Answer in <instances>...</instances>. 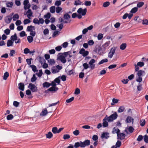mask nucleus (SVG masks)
Here are the masks:
<instances>
[{"label": "nucleus", "mask_w": 148, "mask_h": 148, "mask_svg": "<svg viewBox=\"0 0 148 148\" xmlns=\"http://www.w3.org/2000/svg\"><path fill=\"white\" fill-rule=\"evenodd\" d=\"M96 60L93 59H91L89 62L88 64L87 63L83 64L82 65L84 69H87L88 68L91 70H93L95 68V64Z\"/></svg>", "instance_id": "obj_1"}, {"label": "nucleus", "mask_w": 148, "mask_h": 148, "mask_svg": "<svg viewBox=\"0 0 148 148\" xmlns=\"http://www.w3.org/2000/svg\"><path fill=\"white\" fill-rule=\"evenodd\" d=\"M70 54L71 52L70 51H68L63 53H60L58 58L62 62L65 63L66 61L65 59L66 57L68 56L69 58H71L72 57V56Z\"/></svg>", "instance_id": "obj_2"}, {"label": "nucleus", "mask_w": 148, "mask_h": 148, "mask_svg": "<svg viewBox=\"0 0 148 148\" xmlns=\"http://www.w3.org/2000/svg\"><path fill=\"white\" fill-rule=\"evenodd\" d=\"M137 72L136 76V81L140 83L142 81V77L145 75V72L144 71L142 70H139Z\"/></svg>", "instance_id": "obj_3"}, {"label": "nucleus", "mask_w": 148, "mask_h": 148, "mask_svg": "<svg viewBox=\"0 0 148 148\" xmlns=\"http://www.w3.org/2000/svg\"><path fill=\"white\" fill-rule=\"evenodd\" d=\"M118 115L116 112H114V113L110 116L108 117L107 116V118H106V120H108V122H112L114 120L116 119Z\"/></svg>", "instance_id": "obj_4"}, {"label": "nucleus", "mask_w": 148, "mask_h": 148, "mask_svg": "<svg viewBox=\"0 0 148 148\" xmlns=\"http://www.w3.org/2000/svg\"><path fill=\"white\" fill-rule=\"evenodd\" d=\"M94 51L95 52L99 55L102 54L104 52L102 46L101 47L100 45H97L95 47Z\"/></svg>", "instance_id": "obj_5"}, {"label": "nucleus", "mask_w": 148, "mask_h": 148, "mask_svg": "<svg viewBox=\"0 0 148 148\" xmlns=\"http://www.w3.org/2000/svg\"><path fill=\"white\" fill-rule=\"evenodd\" d=\"M62 68V66L58 65L53 66L51 69V71L53 73L55 74L59 72Z\"/></svg>", "instance_id": "obj_6"}, {"label": "nucleus", "mask_w": 148, "mask_h": 148, "mask_svg": "<svg viewBox=\"0 0 148 148\" xmlns=\"http://www.w3.org/2000/svg\"><path fill=\"white\" fill-rule=\"evenodd\" d=\"M116 49V47H114L110 49L108 54V57L110 59L112 58L114 54L115 53V51Z\"/></svg>", "instance_id": "obj_7"}, {"label": "nucleus", "mask_w": 148, "mask_h": 148, "mask_svg": "<svg viewBox=\"0 0 148 148\" xmlns=\"http://www.w3.org/2000/svg\"><path fill=\"white\" fill-rule=\"evenodd\" d=\"M144 65V62H139L137 64H135L134 66L135 67V72L138 71L139 69V67H142Z\"/></svg>", "instance_id": "obj_8"}, {"label": "nucleus", "mask_w": 148, "mask_h": 148, "mask_svg": "<svg viewBox=\"0 0 148 148\" xmlns=\"http://www.w3.org/2000/svg\"><path fill=\"white\" fill-rule=\"evenodd\" d=\"M28 87L33 92H36L37 91V87L34 84H33L32 83L29 84L28 86Z\"/></svg>", "instance_id": "obj_9"}, {"label": "nucleus", "mask_w": 148, "mask_h": 148, "mask_svg": "<svg viewBox=\"0 0 148 148\" xmlns=\"http://www.w3.org/2000/svg\"><path fill=\"white\" fill-rule=\"evenodd\" d=\"M87 12L86 8L82 9L81 8H80L78 9L77 11V13L79 14H81L82 15H85Z\"/></svg>", "instance_id": "obj_10"}, {"label": "nucleus", "mask_w": 148, "mask_h": 148, "mask_svg": "<svg viewBox=\"0 0 148 148\" xmlns=\"http://www.w3.org/2000/svg\"><path fill=\"white\" fill-rule=\"evenodd\" d=\"M79 53L83 56L85 57L88 55L89 52L88 51H86L84 48H82L80 50Z\"/></svg>", "instance_id": "obj_11"}, {"label": "nucleus", "mask_w": 148, "mask_h": 148, "mask_svg": "<svg viewBox=\"0 0 148 148\" xmlns=\"http://www.w3.org/2000/svg\"><path fill=\"white\" fill-rule=\"evenodd\" d=\"M90 140H86L83 142H81V147H84L86 146L90 145Z\"/></svg>", "instance_id": "obj_12"}, {"label": "nucleus", "mask_w": 148, "mask_h": 148, "mask_svg": "<svg viewBox=\"0 0 148 148\" xmlns=\"http://www.w3.org/2000/svg\"><path fill=\"white\" fill-rule=\"evenodd\" d=\"M110 41H108L106 42L102 45V47L104 51L106 49L109 48L108 46L110 45Z\"/></svg>", "instance_id": "obj_13"}, {"label": "nucleus", "mask_w": 148, "mask_h": 148, "mask_svg": "<svg viewBox=\"0 0 148 148\" xmlns=\"http://www.w3.org/2000/svg\"><path fill=\"white\" fill-rule=\"evenodd\" d=\"M26 14L27 15L28 19H31V17L32 16L33 13L30 9H29L26 12Z\"/></svg>", "instance_id": "obj_14"}, {"label": "nucleus", "mask_w": 148, "mask_h": 148, "mask_svg": "<svg viewBox=\"0 0 148 148\" xmlns=\"http://www.w3.org/2000/svg\"><path fill=\"white\" fill-rule=\"evenodd\" d=\"M126 122L127 123H132V124H133L134 123V119L131 117L128 116L126 119Z\"/></svg>", "instance_id": "obj_15"}, {"label": "nucleus", "mask_w": 148, "mask_h": 148, "mask_svg": "<svg viewBox=\"0 0 148 148\" xmlns=\"http://www.w3.org/2000/svg\"><path fill=\"white\" fill-rule=\"evenodd\" d=\"M117 136L118 137L117 138L121 140L123 139L125 136V134L123 133H121L120 132L118 134Z\"/></svg>", "instance_id": "obj_16"}, {"label": "nucleus", "mask_w": 148, "mask_h": 148, "mask_svg": "<svg viewBox=\"0 0 148 148\" xmlns=\"http://www.w3.org/2000/svg\"><path fill=\"white\" fill-rule=\"evenodd\" d=\"M35 27L32 25L28 26L27 28V30L28 32H32L35 31Z\"/></svg>", "instance_id": "obj_17"}, {"label": "nucleus", "mask_w": 148, "mask_h": 148, "mask_svg": "<svg viewBox=\"0 0 148 148\" xmlns=\"http://www.w3.org/2000/svg\"><path fill=\"white\" fill-rule=\"evenodd\" d=\"M106 118H107V116L105 117L103 120V126L104 127H107L108 125V122L107 121H108V120L105 119Z\"/></svg>", "instance_id": "obj_18"}, {"label": "nucleus", "mask_w": 148, "mask_h": 148, "mask_svg": "<svg viewBox=\"0 0 148 148\" xmlns=\"http://www.w3.org/2000/svg\"><path fill=\"white\" fill-rule=\"evenodd\" d=\"M14 44V42L11 40H8L7 41V46L8 47L12 46Z\"/></svg>", "instance_id": "obj_19"}, {"label": "nucleus", "mask_w": 148, "mask_h": 148, "mask_svg": "<svg viewBox=\"0 0 148 148\" xmlns=\"http://www.w3.org/2000/svg\"><path fill=\"white\" fill-rule=\"evenodd\" d=\"M18 88L22 91L24 89V85L23 83H20L18 84Z\"/></svg>", "instance_id": "obj_20"}, {"label": "nucleus", "mask_w": 148, "mask_h": 148, "mask_svg": "<svg viewBox=\"0 0 148 148\" xmlns=\"http://www.w3.org/2000/svg\"><path fill=\"white\" fill-rule=\"evenodd\" d=\"M58 89V88L56 86H52L49 88L48 90L50 91H56Z\"/></svg>", "instance_id": "obj_21"}, {"label": "nucleus", "mask_w": 148, "mask_h": 148, "mask_svg": "<svg viewBox=\"0 0 148 148\" xmlns=\"http://www.w3.org/2000/svg\"><path fill=\"white\" fill-rule=\"evenodd\" d=\"M19 18V16L17 14H14L12 18L13 21H17V20Z\"/></svg>", "instance_id": "obj_22"}, {"label": "nucleus", "mask_w": 148, "mask_h": 148, "mask_svg": "<svg viewBox=\"0 0 148 148\" xmlns=\"http://www.w3.org/2000/svg\"><path fill=\"white\" fill-rule=\"evenodd\" d=\"M120 131L119 129L114 127L113 129L112 133L113 134L116 133L117 134Z\"/></svg>", "instance_id": "obj_23"}, {"label": "nucleus", "mask_w": 148, "mask_h": 148, "mask_svg": "<svg viewBox=\"0 0 148 148\" xmlns=\"http://www.w3.org/2000/svg\"><path fill=\"white\" fill-rule=\"evenodd\" d=\"M109 133H103L102 134L101 137L102 138H107L108 137Z\"/></svg>", "instance_id": "obj_24"}, {"label": "nucleus", "mask_w": 148, "mask_h": 148, "mask_svg": "<svg viewBox=\"0 0 148 148\" xmlns=\"http://www.w3.org/2000/svg\"><path fill=\"white\" fill-rule=\"evenodd\" d=\"M51 85L50 83L45 82H44L42 84V86L44 87L48 88Z\"/></svg>", "instance_id": "obj_25"}, {"label": "nucleus", "mask_w": 148, "mask_h": 148, "mask_svg": "<svg viewBox=\"0 0 148 148\" xmlns=\"http://www.w3.org/2000/svg\"><path fill=\"white\" fill-rule=\"evenodd\" d=\"M17 38L18 37L16 34H15L13 35H12L10 37V40L14 42V41L16 40Z\"/></svg>", "instance_id": "obj_26"}, {"label": "nucleus", "mask_w": 148, "mask_h": 148, "mask_svg": "<svg viewBox=\"0 0 148 148\" xmlns=\"http://www.w3.org/2000/svg\"><path fill=\"white\" fill-rule=\"evenodd\" d=\"M38 60L39 62L41 64H42L45 61L44 58L40 56H38Z\"/></svg>", "instance_id": "obj_27"}, {"label": "nucleus", "mask_w": 148, "mask_h": 148, "mask_svg": "<svg viewBox=\"0 0 148 148\" xmlns=\"http://www.w3.org/2000/svg\"><path fill=\"white\" fill-rule=\"evenodd\" d=\"M134 20L138 23H140L142 20L140 19L138 16H136L134 19Z\"/></svg>", "instance_id": "obj_28"}, {"label": "nucleus", "mask_w": 148, "mask_h": 148, "mask_svg": "<svg viewBox=\"0 0 148 148\" xmlns=\"http://www.w3.org/2000/svg\"><path fill=\"white\" fill-rule=\"evenodd\" d=\"M127 44L126 43H123L120 46V49L122 50H124L126 48Z\"/></svg>", "instance_id": "obj_29"}, {"label": "nucleus", "mask_w": 148, "mask_h": 148, "mask_svg": "<svg viewBox=\"0 0 148 148\" xmlns=\"http://www.w3.org/2000/svg\"><path fill=\"white\" fill-rule=\"evenodd\" d=\"M48 113L47 110L46 109H45L44 110H43L40 113V115L41 116H44L46 115Z\"/></svg>", "instance_id": "obj_30"}, {"label": "nucleus", "mask_w": 148, "mask_h": 148, "mask_svg": "<svg viewBox=\"0 0 148 148\" xmlns=\"http://www.w3.org/2000/svg\"><path fill=\"white\" fill-rule=\"evenodd\" d=\"M9 76V73L8 72H6L4 74L3 76V79L6 80Z\"/></svg>", "instance_id": "obj_31"}, {"label": "nucleus", "mask_w": 148, "mask_h": 148, "mask_svg": "<svg viewBox=\"0 0 148 148\" xmlns=\"http://www.w3.org/2000/svg\"><path fill=\"white\" fill-rule=\"evenodd\" d=\"M48 63L50 65L54 64L55 62V60L53 59H49L48 60Z\"/></svg>", "instance_id": "obj_32"}, {"label": "nucleus", "mask_w": 148, "mask_h": 148, "mask_svg": "<svg viewBox=\"0 0 148 148\" xmlns=\"http://www.w3.org/2000/svg\"><path fill=\"white\" fill-rule=\"evenodd\" d=\"M12 18L10 16H8L5 19V21L7 23H10L12 20Z\"/></svg>", "instance_id": "obj_33"}, {"label": "nucleus", "mask_w": 148, "mask_h": 148, "mask_svg": "<svg viewBox=\"0 0 148 148\" xmlns=\"http://www.w3.org/2000/svg\"><path fill=\"white\" fill-rule=\"evenodd\" d=\"M46 135L47 138H50L53 136V134L51 132H49L47 134H46Z\"/></svg>", "instance_id": "obj_34"}, {"label": "nucleus", "mask_w": 148, "mask_h": 148, "mask_svg": "<svg viewBox=\"0 0 148 148\" xmlns=\"http://www.w3.org/2000/svg\"><path fill=\"white\" fill-rule=\"evenodd\" d=\"M71 16L69 15L68 14L66 13L64 14V18L65 19L67 20H69V19L70 18Z\"/></svg>", "instance_id": "obj_35"}, {"label": "nucleus", "mask_w": 148, "mask_h": 148, "mask_svg": "<svg viewBox=\"0 0 148 148\" xmlns=\"http://www.w3.org/2000/svg\"><path fill=\"white\" fill-rule=\"evenodd\" d=\"M119 101V100L118 99H116L115 98H113L112 100V102L111 103V105H114V103H117Z\"/></svg>", "instance_id": "obj_36"}, {"label": "nucleus", "mask_w": 148, "mask_h": 148, "mask_svg": "<svg viewBox=\"0 0 148 148\" xmlns=\"http://www.w3.org/2000/svg\"><path fill=\"white\" fill-rule=\"evenodd\" d=\"M29 66L32 68V70L34 72H35L38 71V70H37L36 67L34 65H30Z\"/></svg>", "instance_id": "obj_37"}, {"label": "nucleus", "mask_w": 148, "mask_h": 148, "mask_svg": "<svg viewBox=\"0 0 148 148\" xmlns=\"http://www.w3.org/2000/svg\"><path fill=\"white\" fill-rule=\"evenodd\" d=\"M62 10V8L59 6L57 7L56 9V12L57 13H60Z\"/></svg>", "instance_id": "obj_38"}, {"label": "nucleus", "mask_w": 148, "mask_h": 148, "mask_svg": "<svg viewBox=\"0 0 148 148\" xmlns=\"http://www.w3.org/2000/svg\"><path fill=\"white\" fill-rule=\"evenodd\" d=\"M125 110V108L123 106H121L119 107L118 110V112L121 113L123 112Z\"/></svg>", "instance_id": "obj_39"}, {"label": "nucleus", "mask_w": 148, "mask_h": 148, "mask_svg": "<svg viewBox=\"0 0 148 148\" xmlns=\"http://www.w3.org/2000/svg\"><path fill=\"white\" fill-rule=\"evenodd\" d=\"M103 34L101 33H99L97 36V39L98 40H101L103 37Z\"/></svg>", "instance_id": "obj_40"}, {"label": "nucleus", "mask_w": 148, "mask_h": 148, "mask_svg": "<svg viewBox=\"0 0 148 148\" xmlns=\"http://www.w3.org/2000/svg\"><path fill=\"white\" fill-rule=\"evenodd\" d=\"M108 61V60L107 59H105L101 60L100 62L98 63V64L99 65L103 64L105 62H107Z\"/></svg>", "instance_id": "obj_41"}, {"label": "nucleus", "mask_w": 148, "mask_h": 148, "mask_svg": "<svg viewBox=\"0 0 148 148\" xmlns=\"http://www.w3.org/2000/svg\"><path fill=\"white\" fill-rule=\"evenodd\" d=\"M50 11L52 13H53L55 11V7L54 6H52L50 8Z\"/></svg>", "instance_id": "obj_42"}, {"label": "nucleus", "mask_w": 148, "mask_h": 148, "mask_svg": "<svg viewBox=\"0 0 148 148\" xmlns=\"http://www.w3.org/2000/svg\"><path fill=\"white\" fill-rule=\"evenodd\" d=\"M13 5V3L12 2H8L6 3V6L7 7L11 8Z\"/></svg>", "instance_id": "obj_43"}, {"label": "nucleus", "mask_w": 148, "mask_h": 148, "mask_svg": "<svg viewBox=\"0 0 148 148\" xmlns=\"http://www.w3.org/2000/svg\"><path fill=\"white\" fill-rule=\"evenodd\" d=\"M138 8L137 7H134L132 8L130 11V12L133 13H136L138 11Z\"/></svg>", "instance_id": "obj_44"}, {"label": "nucleus", "mask_w": 148, "mask_h": 148, "mask_svg": "<svg viewBox=\"0 0 148 148\" xmlns=\"http://www.w3.org/2000/svg\"><path fill=\"white\" fill-rule=\"evenodd\" d=\"M37 79V78L36 77L35 75L34 74L33 75V77L31 78V81L32 82H35Z\"/></svg>", "instance_id": "obj_45"}, {"label": "nucleus", "mask_w": 148, "mask_h": 148, "mask_svg": "<svg viewBox=\"0 0 148 148\" xmlns=\"http://www.w3.org/2000/svg\"><path fill=\"white\" fill-rule=\"evenodd\" d=\"M91 3L90 1H86L84 2V4L86 6H89L91 5Z\"/></svg>", "instance_id": "obj_46"}, {"label": "nucleus", "mask_w": 148, "mask_h": 148, "mask_svg": "<svg viewBox=\"0 0 148 148\" xmlns=\"http://www.w3.org/2000/svg\"><path fill=\"white\" fill-rule=\"evenodd\" d=\"M51 17V14L50 13H48L46 14H45L44 16V18H45L46 19H48Z\"/></svg>", "instance_id": "obj_47"}, {"label": "nucleus", "mask_w": 148, "mask_h": 148, "mask_svg": "<svg viewBox=\"0 0 148 148\" xmlns=\"http://www.w3.org/2000/svg\"><path fill=\"white\" fill-rule=\"evenodd\" d=\"M79 147H81V142L75 143L74 144V147L75 148H77Z\"/></svg>", "instance_id": "obj_48"}, {"label": "nucleus", "mask_w": 148, "mask_h": 148, "mask_svg": "<svg viewBox=\"0 0 148 148\" xmlns=\"http://www.w3.org/2000/svg\"><path fill=\"white\" fill-rule=\"evenodd\" d=\"M144 4V3L143 2H140L137 4V7L138 8H140L142 7Z\"/></svg>", "instance_id": "obj_49"}, {"label": "nucleus", "mask_w": 148, "mask_h": 148, "mask_svg": "<svg viewBox=\"0 0 148 148\" xmlns=\"http://www.w3.org/2000/svg\"><path fill=\"white\" fill-rule=\"evenodd\" d=\"M27 39L29 43L32 42L33 40V38L30 36H29L27 37Z\"/></svg>", "instance_id": "obj_50"}, {"label": "nucleus", "mask_w": 148, "mask_h": 148, "mask_svg": "<svg viewBox=\"0 0 148 148\" xmlns=\"http://www.w3.org/2000/svg\"><path fill=\"white\" fill-rule=\"evenodd\" d=\"M14 116L12 114H10L7 116V119L8 120H11L13 119Z\"/></svg>", "instance_id": "obj_51"}, {"label": "nucleus", "mask_w": 148, "mask_h": 148, "mask_svg": "<svg viewBox=\"0 0 148 148\" xmlns=\"http://www.w3.org/2000/svg\"><path fill=\"white\" fill-rule=\"evenodd\" d=\"M58 129L56 127L53 128L52 130V132L54 134L57 133Z\"/></svg>", "instance_id": "obj_52"}, {"label": "nucleus", "mask_w": 148, "mask_h": 148, "mask_svg": "<svg viewBox=\"0 0 148 148\" xmlns=\"http://www.w3.org/2000/svg\"><path fill=\"white\" fill-rule=\"evenodd\" d=\"M74 99V97H72L69 99H66V101L67 103H70L71 102V101H73Z\"/></svg>", "instance_id": "obj_53"}, {"label": "nucleus", "mask_w": 148, "mask_h": 148, "mask_svg": "<svg viewBox=\"0 0 148 148\" xmlns=\"http://www.w3.org/2000/svg\"><path fill=\"white\" fill-rule=\"evenodd\" d=\"M94 42L92 40H90L88 42V43L90 46H92L94 45Z\"/></svg>", "instance_id": "obj_54"}, {"label": "nucleus", "mask_w": 148, "mask_h": 148, "mask_svg": "<svg viewBox=\"0 0 148 148\" xmlns=\"http://www.w3.org/2000/svg\"><path fill=\"white\" fill-rule=\"evenodd\" d=\"M68 45V43L67 42H65L63 43L62 45V47L64 48H66L67 47Z\"/></svg>", "instance_id": "obj_55"}, {"label": "nucleus", "mask_w": 148, "mask_h": 148, "mask_svg": "<svg viewBox=\"0 0 148 148\" xmlns=\"http://www.w3.org/2000/svg\"><path fill=\"white\" fill-rule=\"evenodd\" d=\"M30 19H25L23 21V23L24 25H26L30 23L31 22Z\"/></svg>", "instance_id": "obj_56"}, {"label": "nucleus", "mask_w": 148, "mask_h": 148, "mask_svg": "<svg viewBox=\"0 0 148 148\" xmlns=\"http://www.w3.org/2000/svg\"><path fill=\"white\" fill-rule=\"evenodd\" d=\"M80 90L78 88H77L75 90L74 93L75 95H78L80 93Z\"/></svg>", "instance_id": "obj_57"}, {"label": "nucleus", "mask_w": 148, "mask_h": 148, "mask_svg": "<svg viewBox=\"0 0 148 148\" xmlns=\"http://www.w3.org/2000/svg\"><path fill=\"white\" fill-rule=\"evenodd\" d=\"M79 130H76L73 131V134L76 136H77L79 134Z\"/></svg>", "instance_id": "obj_58"}, {"label": "nucleus", "mask_w": 148, "mask_h": 148, "mask_svg": "<svg viewBox=\"0 0 148 148\" xmlns=\"http://www.w3.org/2000/svg\"><path fill=\"white\" fill-rule=\"evenodd\" d=\"M142 24L143 25H148V20L147 19H145L143 20V21Z\"/></svg>", "instance_id": "obj_59"}, {"label": "nucleus", "mask_w": 148, "mask_h": 148, "mask_svg": "<svg viewBox=\"0 0 148 148\" xmlns=\"http://www.w3.org/2000/svg\"><path fill=\"white\" fill-rule=\"evenodd\" d=\"M26 33L24 31H22L20 33V36L21 37H24Z\"/></svg>", "instance_id": "obj_60"}, {"label": "nucleus", "mask_w": 148, "mask_h": 148, "mask_svg": "<svg viewBox=\"0 0 148 148\" xmlns=\"http://www.w3.org/2000/svg\"><path fill=\"white\" fill-rule=\"evenodd\" d=\"M145 124V119H142L140 120V125L142 126H143Z\"/></svg>", "instance_id": "obj_61"}, {"label": "nucleus", "mask_w": 148, "mask_h": 148, "mask_svg": "<svg viewBox=\"0 0 148 148\" xmlns=\"http://www.w3.org/2000/svg\"><path fill=\"white\" fill-rule=\"evenodd\" d=\"M57 26L59 27V28L60 29H62L63 27V23H61L60 24H57L56 25Z\"/></svg>", "instance_id": "obj_62"}, {"label": "nucleus", "mask_w": 148, "mask_h": 148, "mask_svg": "<svg viewBox=\"0 0 148 148\" xmlns=\"http://www.w3.org/2000/svg\"><path fill=\"white\" fill-rule=\"evenodd\" d=\"M110 5V3L109 2L107 1L104 2L103 3V6L104 7H107L108 6Z\"/></svg>", "instance_id": "obj_63"}, {"label": "nucleus", "mask_w": 148, "mask_h": 148, "mask_svg": "<svg viewBox=\"0 0 148 148\" xmlns=\"http://www.w3.org/2000/svg\"><path fill=\"white\" fill-rule=\"evenodd\" d=\"M144 140L146 143H148V136L146 135L144 136Z\"/></svg>", "instance_id": "obj_64"}]
</instances>
